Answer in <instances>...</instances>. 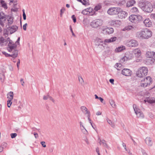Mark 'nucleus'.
<instances>
[{
    "label": "nucleus",
    "mask_w": 155,
    "mask_h": 155,
    "mask_svg": "<svg viewBox=\"0 0 155 155\" xmlns=\"http://www.w3.org/2000/svg\"><path fill=\"white\" fill-rule=\"evenodd\" d=\"M20 40V38L19 37L15 44H12L11 41H9L8 44L7 50L10 52H12V54H8L5 51L2 52V54L6 57L11 56L14 58L16 57L18 55V51L16 50V44L19 45V44Z\"/></svg>",
    "instance_id": "obj_1"
},
{
    "label": "nucleus",
    "mask_w": 155,
    "mask_h": 155,
    "mask_svg": "<svg viewBox=\"0 0 155 155\" xmlns=\"http://www.w3.org/2000/svg\"><path fill=\"white\" fill-rule=\"evenodd\" d=\"M152 35V31L147 29L137 32L136 36L140 40L147 39L150 38Z\"/></svg>",
    "instance_id": "obj_2"
},
{
    "label": "nucleus",
    "mask_w": 155,
    "mask_h": 155,
    "mask_svg": "<svg viewBox=\"0 0 155 155\" xmlns=\"http://www.w3.org/2000/svg\"><path fill=\"white\" fill-rule=\"evenodd\" d=\"M148 68L146 67H142L140 68L136 73L137 76L140 78L146 76L148 73Z\"/></svg>",
    "instance_id": "obj_3"
},
{
    "label": "nucleus",
    "mask_w": 155,
    "mask_h": 155,
    "mask_svg": "<svg viewBox=\"0 0 155 155\" xmlns=\"http://www.w3.org/2000/svg\"><path fill=\"white\" fill-rule=\"evenodd\" d=\"M104 23L103 21L101 19H97L93 20L90 23V25L93 28H98Z\"/></svg>",
    "instance_id": "obj_4"
},
{
    "label": "nucleus",
    "mask_w": 155,
    "mask_h": 155,
    "mask_svg": "<svg viewBox=\"0 0 155 155\" xmlns=\"http://www.w3.org/2000/svg\"><path fill=\"white\" fill-rule=\"evenodd\" d=\"M143 20V17L139 15H132L129 17V21L134 23H137Z\"/></svg>",
    "instance_id": "obj_5"
},
{
    "label": "nucleus",
    "mask_w": 155,
    "mask_h": 155,
    "mask_svg": "<svg viewBox=\"0 0 155 155\" xmlns=\"http://www.w3.org/2000/svg\"><path fill=\"white\" fill-rule=\"evenodd\" d=\"M152 79L150 76L144 78L141 81L140 86L141 87H146L150 85L152 82Z\"/></svg>",
    "instance_id": "obj_6"
},
{
    "label": "nucleus",
    "mask_w": 155,
    "mask_h": 155,
    "mask_svg": "<svg viewBox=\"0 0 155 155\" xmlns=\"http://www.w3.org/2000/svg\"><path fill=\"white\" fill-rule=\"evenodd\" d=\"M133 107L137 117L140 118H143L144 115L138 107L136 105L134 104Z\"/></svg>",
    "instance_id": "obj_7"
},
{
    "label": "nucleus",
    "mask_w": 155,
    "mask_h": 155,
    "mask_svg": "<svg viewBox=\"0 0 155 155\" xmlns=\"http://www.w3.org/2000/svg\"><path fill=\"white\" fill-rule=\"evenodd\" d=\"M121 11V9L120 8H110L107 11L108 14L113 15L118 14Z\"/></svg>",
    "instance_id": "obj_8"
},
{
    "label": "nucleus",
    "mask_w": 155,
    "mask_h": 155,
    "mask_svg": "<svg viewBox=\"0 0 155 155\" xmlns=\"http://www.w3.org/2000/svg\"><path fill=\"white\" fill-rule=\"evenodd\" d=\"M126 45L130 47H135L138 46V43L136 40H131L127 41L126 43Z\"/></svg>",
    "instance_id": "obj_9"
},
{
    "label": "nucleus",
    "mask_w": 155,
    "mask_h": 155,
    "mask_svg": "<svg viewBox=\"0 0 155 155\" xmlns=\"http://www.w3.org/2000/svg\"><path fill=\"white\" fill-rule=\"evenodd\" d=\"M143 10L147 12H150L153 10V7L150 3H147L143 8Z\"/></svg>",
    "instance_id": "obj_10"
},
{
    "label": "nucleus",
    "mask_w": 155,
    "mask_h": 155,
    "mask_svg": "<svg viewBox=\"0 0 155 155\" xmlns=\"http://www.w3.org/2000/svg\"><path fill=\"white\" fill-rule=\"evenodd\" d=\"M132 73L131 70L127 68H124L122 71V74L126 76H130Z\"/></svg>",
    "instance_id": "obj_11"
},
{
    "label": "nucleus",
    "mask_w": 155,
    "mask_h": 155,
    "mask_svg": "<svg viewBox=\"0 0 155 155\" xmlns=\"http://www.w3.org/2000/svg\"><path fill=\"white\" fill-rule=\"evenodd\" d=\"M110 23L111 25L116 27H119L121 23L120 21L116 20H111Z\"/></svg>",
    "instance_id": "obj_12"
},
{
    "label": "nucleus",
    "mask_w": 155,
    "mask_h": 155,
    "mask_svg": "<svg viewBox=\"0 0 155 155\" xmlns=\"http://www.w3.org/2000/svg\"><path fill=\"white\" fill-rule=\"evenodd\" d=\"M133 58V56L132 54H130L129 55H127L121 58L120 60V62L121 63H124L126 61L130 60Z\"/></svg>",
    "instance_id": "obj_13"
},
{
    "label": "nucleus",
    "mask_w": 155,
    "mask_h": 155,
    "mask_svg": "<svg viewBox=\"0 0 155 155\" xmlns=\"http://www.w3.org/2000/svg\"><path fill=\"white\" fill-rule=\"evenodd\" d=\"M0 24L2 26H4V24L3 22L6 20L5 15L3 12H1L0 13Z\"/></svg>",
    "instance_id": "obj_14"
},
{
    "label": "nucleus",
    "mask_w": 155,
    "mask_h": 155,
    "mask_svg": "<svg viewBox=\"0 0 155 155\" xmlns=\"http://www.w3.org/2000/svg\"><path fill=\"white\" fill-rule=\"evenodd\" d=\"M143 23L147 27H150L152 25V22L149 18L145 19L143 21Z\"/></svg>",
    "instance_id": "obj_15"
},
{
    "label": "nucleus",
    "mask_w": 155,
    "mask_h": 155,
    "mask_svg": "<svg viewBox=\"0 0 155 155\" xmlns=\"http://www.w3.org/2000/svg\"><path fill=\"white\" fill-rule=\"evenodd\" d=\"M98 143L100 145H102L104 147L108 148L109 147L106 142L104 140H101L100 138L98 139Z\"/></svg>",
    "instance_id": "obj_16"
},
{
    "label": "nucleus",
    "mask_w": 155,
    "mask_h": 155,
    "mask_svg": "<svg viewBox=\"0 0 155 155\" xmlns=\"http://www.w3.org/2000/svg\"><path fill=\"white\" fill-rule=\"evenodd\" d=\"M145 142L147 144L150 146H152L153 142L151 138L149 137H146L145 140Z\"/></svg>",
    "instance_id": "obj_17"
},
{
    "label": "nucleus",
    "mask_w": 155,
    "mask_h": 155,
    "mask_svg": "<svg viewBox=\"0 0 155 155\" xmlns=\"http://www.w3.org/2000/svg\"><path fill=\"white\" fill-rule=\"evenodd\" d=\"M132 52L137 57H139L141 55V51L139 49H135Z\"/></svg>",
    "instance_id": "obj_18"
},
{
    "label": "nucleus",
    "mask_w": 155,
    "mask_h": 155,
    "mask_svg": "<svg viewBox=\"0 0 155 155\" xmlns=\"http://www.w3.org/2000/svg\"><path fill=\"white\" fill-rule=\"evenodd\" d=\"M103 41L100 38H97L95 40V42L96 45L99 46H103L102 44L100 43H103Z\"/></svg>",
    "instance_id": "obj_19"
},
{
    "label": "nucleus",
    "mask_w": 155,
    "mask_h": 155,
    "mask_svg": "<svg viewBox=\"0 0 155 155\" xmlns=\"http://www.w3.org/2000/svg\"><path fill=\"white\" fill-rule=\"evenodd\" d=\"M119 16H120V17L121 18H125L127 16V12L124 11H122L121 9V11L119 12Z\"/></svg>",
    "instance_id": "obj_20"
},
{
    "label": "nucleus",
    "mask_w": 155,
    "mask_h": 155,
    "mask_svg": "<svg viewBox=\"0 0 155 155\" xmlns=\"http://www.w3.org/2000/svg\"><path fill=\"white\" fill-rule=\"evenodd\" d=\"M7 43V41L5 39L2 37H0V45L1 46H5Z\"/></svg>",
    "instance_id": "obj_21"
},
{
    "label": "nucleus",
    "mask_w": 155,
    "mask_h": 155,
    "mask_svg": "<svg viewBox=\"0 0 155 155\" xmlns=\"http://www.w3.org/2000/svg\"><path fill=\"white\" fill-rule=\"evenodd\" d=\"M117 38L116 37H112L109 39H106L104 41V42L106 43H111L115 41L117 39Z\"/></svg>",
    "instance_id": "obj_22"
},
{
    "label": "nucleus",
    "mask_w": 155,
    "mask_h": 155,
    "mask_svg": "<svg viewBox=\"0 0 155 155\" xmlns=\"http://www.w3.org/2000/svg\"><path fill=\"white\" fill-rule=\"evenodd\" d=\"M146 56L149 58H154L155 55V52L153 51H147L146 54Z\"/></svg>",
    "instance_id": "obj_23"
},
{
    "label": "nucleus",
    "mask_w": 155,
    "mask_h": 155,
    "mask_svg": "<svg viewBox=\"0 0 155 155\" xmlns=\"http://www.w3.org/2000/svg\"><path fill=\"white\" fill-rule=\"evenodd\" d=\"M18 29V27L16 25H13L10 28L9 31L10 33L12 34V33L15 32Z\"/></svg>",
    "instance_id": "obj_24"
},
{
    "label": "nucleus",
    "mask_w": 155,
    "mask_h": 155,
    "mask_svg": "<svg viewBox=\"0 0 155 155\" xmlns=\"http://www.w3.org/2000/svg\"><path fill=\"white\" fill-rule=\"evenodd\" d=\"M125 47L124 46H121L115 49V51L117 52H120L123 50H125Z\"/></svg>",
    "instance_id": "obj_25"
},
{
    "label": "nucleus",
    "mask_w": 155,
    "mask_h": 155,
    "mask_svg": "<svg viewBox=\"0 0 155 155\" xmlns=\"http://www.w3.org/2000/svg\"><path fill=\"white\" fill-rule=\"evenodd\" d=\"M103 31H105L108 34H110L113 33L114 29L111 28H107L105 29H103Z\"/></svg>",
    "instance_id": "obj_26"
},
{
    "label": "nucleus",
    "mask_w": 155,
    "mask_h": 155,
    "mask_svg": "<svg viewBox=\"0 0 155 155\" xmlns=\"http://www.w3.org/2000/svg\"><path fill=\"white\" fill-rule=\"evenodd\" d=\"M13 92L10 91L7 94L8 98L10 100H12L13 98Z\"/></svg>",
    "instance_id": "obj_27"
},
{
    "label": "nucleus",
    "mask_w": 155,
    "mask_h": 155,
    "mask_svg": "<svg viewBox=\"0 0 155 155\" xmlns=\"http://www.w3.org/2000/svg\"><path fill=\"white\" fill-rule=\"evenodd\" d=\"M135 3L134 0H131L128 1L127 3V7H130L133 6Z\"/></svg>",
    "instance_id": "obj_28"
},
{
    "label": "nucleus",
    "mask_w": 155,
    "mask_h": 155,
    "mask_svg": "<svg viewBox=\"0 0 155 155\" xmlns=\"http://www.w3.org/2000/svg\"><path fill=\"white\" fill-rule=\"evenodd\" d=\"M134 29V27L132 26H126L123 29L124 31L127 30L129 31L130 30H133Z\"/></svg>",
    "instance_id": "obj_29"
},
{
    "label": "nucleus",
    "mask_w": 155,
    "mask_h": 155,
    "mask_svg": "<svg viewBox=\"0 0 155 155\" xmlns=\"http://www.w3.org/2000/svg\"><path fill=\"white\" fill-rule=\"evenodd\" d=\"M7 18H8V25H10L12 24L13 22V19L12 17L10 16L9 15H7L6 16Z\"/></svg>",
    "instance_id": "obj_30"
},
{
    "label": "nucleus",
    "mask_w": 155,
    "mask_h": 155,
    "mask_svg": "<svg viewBox=\"0 0 155 155\" xmlns=\"http://www.w3.org/2000/svg\"><path fill=\"white\" fill-rule=\"evenodd\" d=\"M86 10H87V11L88 13H90L91 15H93L94 14V10H93V8H89L86 9Z\"/></svg>",
    "instance_id": "obj_31"
},
{
    "label": "nucleus",
    "mask_w": 155,
    "mask_h": 155,
    "mask_svg": "<svg viewBox=\"0 0 155 155\" xmlns=\"http://www.w3.org/2000/svg\"><path fill=\"white\" fill-rule=\"evenodd\" d=\"M122 64H121L117 63L115 65V68H116L117 70H120L122 69Z\"/></svg>",
    "instance_id": "obj_32"
},
{
    "label": "nucleus",
    "mask_w": 155,
    "mask_h": 155,
    "mask_svg": "<svg viewBox=\"0 0 155 155\" xmlns=\"http://www.w3.org/2000/svg\"><path fill=\"white\" fill-rule=\"evenodd\" d=\"M79 2H81L83 5H85L89 4L88 0H80Z\"/></svg>",
    "instance_id": "obj_33"
},
{
    "label": "nucleus",
    "mask_w": 155,
    "mask_h": 155,
    "mask_svg": "<svg viewBox=\"0 0 155 155\" xmlns=\"http://www.w3.org/2000/svg\"><path fill=\"white\" fill-rule=\"evenodd\" d=\"M101 4H99L95 6L94 10L96 11H98L101 9Z\"/></svg>",
    "instance_id": "obj_34"
},
{
    "label": "nucleus",
    "mask_w": 155,
    "mask_h": 155,
    "mask_svg": "<svg viewBox=\"0 0 155 155\" xmlns=\"http://www.w3.org/2000/svg\"><path fill=\"white\" fill-rule=\"evenodd\" d=\"M107 122L113 128L115 127V126L114 123L112 122L110 120L107 119Z\"/></svg>",
    "instance_id": "obj_35"
},
{
    "label": "nucleus",
    "mask_w": 155,
    "mask_h": 155,
    "mask_svg": "<svg viewBox=\"0 0 155 155\" xmlns=\"http://www.w3.org/2000/svg\"><path fill=\"white\" fill-rule=\"evenodd\" d=\"M1 4L2 6L5 9L7 8V6L5 2L4 1L2 0H1Z\"/></svg>",
    "instance_id": "obj_36"
},
{
    "label": "nucleus",
    "mask_w": 155,
    "mask_h": 155,
    "mask_svg": "<svg viewBox=\"0 0 155 155\" xmlns=\"http://www.w3.org/2000/svg\"><path fill=\"white\" fill-rule=\"evenodd\" d=\"M111 105V106L113 108H115L116 107V105L115 103V102L114 101L112 100H111L109 101Z\"/></svg>",
    "instance_id": "obj_37"
},
{
    "label": "nucleus",
    "mask_w": 155,
    "mask_h": 155,
    "mask_svg": "<svg viewBox=\"0 0 155 155\" xmlns=\"http://www.w3.org/2000/svg\"><path fill=\"white\" fill-rule=\"evenodd\" d=\"M144 101L145 103L147 101L148 103L151 104L154 103H155V99H147V100H145Z\"/></svg>",
    "instance_id": "obj_38"
},
{
    "label": "nucleus",
    "mask_w": 155,
    "mask_h": 155,
    "mask_svg": "<svg viewBox=\"0 0 155 155\" xmlns=\"http://www.w3.org/2000/svg\"><path fill=\"white\" fill-rule=\"evenodd\" d=\"M79 81L82 85L84 84V81L83 79L81 77L79 76L78 78Z\"/></svg>",
    "instance_id": "obj_39"
},
{
    "label": "nucleus",
    "mask_w": 155,
    "mask_h": 155,
    "mask_svg": "<svg viewBox=\"0 0 155 155\" xmlns=\"http://www.w3.org/2000/svg\"><path fill=\"white\" fill-rule=\"evenodd\" d=\"M131 11L135 13H137L138 12V10L136 7H133L131 9Z\"/></svg>",
    "instance_id": "obj_40"
},
{
    "label": "nucleus",
    "mask_w": 155,
    "mask_h": 155,
    "mask_svg": "<svg viewBox=\"0 0 155 155\" xmlns=\"http://www.w3.org/2000/svg\"><path fill=\"white\" fill-rule=\"evenodd\" d=\"M146 3H147L143 2H140L139 3V6L143 10V8L144 7V5L145 4H146Z\"/></svg>",
    "instance_id": "obj_41"
},
{
    "label": "nucleus",
    "mask_w": 155,
    "mask_h": 155,
    "mask_svg": "<svg viewBox=\"0 0 155 155\" xmlns=\"http://www.w3.org/2000/svg\"><path fill=\"white\" fill-rule=\"evenodd\" d=\"M81 130L82 132L84 134H86L87 133V131L86 129L84 127L83 128H81Z\"/></svg>",
    "instance_id": "obj_42"
},
{
    "label": "nucleus",
    "mask_w": 155,
    "mask_h": 155,
    "mask_svg": "<svg viewBox=\"0 0 155 155\" xmlns=\"http://www.w3.org/2000/svg\"><path fill=\"white\" fill-rule=\"evenodd\" d=\"M154 61H155V55L154 58H152L148 60L149 62L151 64L153 63Z\"/></svg>",
    "instance_id": "obj_43"
},
{
    "label": "nucleus",
    "mask_w": 155,
    "mask_h": 155,
    "mask_svg": "<svg viewBox=\"0 0 155 155\" xmlns=\"http://www.w3.org/2000/svg\"><path fill=\"white\" fill-rule=\"evenodd\" d=\"M81 109L82 111L84 112L85 113L86 110H87V109L85 106H82L81 107Z\"/></svg>",
    "instance_id": "obj_44"
},
{
    "label": "nucleus",
    "mask_w": 155,
    "mask_h": 155,
    "mask_svg": "<svg viewBox=\"0 0 155 155\" xmlns=\"http://www.w3.org/2000/svg\"><path fill=\"white\" fill-rule=\"evenodd\" d=\"M65 11V9L64 8H62L61 9V13H60V16L61 17H62V14L64 12V11Z\"/></svg>",
    "instance_id": "obj_45"
},
{
    "label": "nucleus",
    "mask_w": 155,
    "mask_h": 155,
    "mask_svg": "<svg viewBox=\"0 0 155 155\" xmlns=\"http://www.w3.org/2000/svg\"><path fill=\"white\" fill-rule=\"evenodd\" d=\"M12 100H8L7 101V106L8 107H10L11 105V104H12V102L11 101Z\"/></svg>",
    "instance_id": "obj_46"
},
{
    "label": "nucleus",
    "mask_w": 155,
    "mask_h": 155,
    "mask_svg": "<svg viewBox=\"0 0 155 155\" xmlns=\"http://www.w3.org/2000/svg\"><path fill=\"white\" fill-rule=\"evenodd\" d=\"M12 138H14L16 137L17 136V134L16 133H12L10 134Z\"/></svg>",
    "instance_id": "obj_47"
},
{
    "label": "nucleus",
    "mask_w": 155,
    "mask_h": 155,
    "mask_svg": "<svg viewBox=\"0 0 155 155\" xmlns=\"http://www.w3.org/2000/svg\"><path fill=\"white\" fill-rule=\"evenodd\" d=\"M81 13L82 14L84 15H86L88 14L87 11V10H86V9L83 10Z\"/></svg>",
    "instance_id": "obj_48"
},
{
    "label": "nucleus",
    "mask_w": 155,
    "mask_h": 155,
    "mask_svg": "<svg viewBox=\"0 0 155 155\" xmlns=\"http://www.w3.org/2000/svg\"><path fill=\"white\" fill-rule=\"evenodd\" d=\"M85 112V114L87 115V116H88V117H90V112L88 111V109H87V110H86Z\"/></svg>",
    "instance_id": "obj_49"
},
{
    "label": "nucleus",
    "mask_w": 155,
    "mask_h": 155,
    "mask_svg": "<svg viewBox=\"0 0 155 155\" xmlns=\"http://www.w3.org/2000/svg\"><path fill=\"white\" fill-rule=\"evenodd\" d=\"M122 146H123V147H124V148L125 150L128 152V151L127 150V149L126 148V144L124 143L123 142L122 143Z\"/></svg>",
    "instance_id": "obj_50"
},
{
    "label": "nucleus",
    "mask_w": 155,
    "mask_h": 155,
    "mask_svg": "<svg viewBox=\"0 0 155 155\" xmlns=\"http://www.w3.org/2000/svg\"><path fill=\"white\" fill-rule=\"evenodd\" d=\"M41 145L44 147H46V145L45 144V142L44 141H41Z\"/></svg>",
    "instance_id": "obj_51"
},
{
    "label": "nucleus",
    "mask_w": 155,
    "mask_h": 155,
    "mask_svg": "<svg viewBox=\"0 0 155 155\" xmlns=\"http://www.w3.org/2000/svg\"><path fill=\"white\" fill-rule=\"evenodd\" d=\"M27 26V24L25 23L23 26V28L24 30L26 31V27Z\"/></svg>",
    "instance_id": "obj_52"
},
{
    "label": "nucleus",
    "mask_w": 155,
    "mask_h": 155,
    "mask_svg": "<svg viewBox=\"0 0 155 155\" xmlns=\"http://www.w3.org/2000/svg\"><path fill=\"white\" fill-rule=\"evenodd\" d=\"M72 18L74 22L75 23L76 21V18L74 16V15H73L72 16Z\"/></svg>",
    "instance_id": "obj_53"
},
{
    "label": "nucleus",
    "mask_w": 155,
    "mask_h": 155,
    "mask_svg": "<svg viewBox=\"0 0 155 155\" xmlns=\"http://www.w3.org/2000/svg\"><path fill=\"white\" fill-rule=\"evenodd\" d=\"M48 97H49L48 99L51 100L53 102H54L55 101L52 97L50 96L49 95H48Z\"/></svg>",
    "instance_id": "obj_54"
},
{
    "label": "nucleus",
    "mask_w": 155,
    "mask_h": 155,
    "mask_svg": "<svg viewBox=\"0 0 155 155\" xmlns=\"http://www.w3.org/2000/svg\"><path fill=\"white\" fill-rule=\"evenodd\" d=\"M48 95L47 96H44L43 97V99L44 100H46L48 99L49 97H48Z\"/></svg>",
    "instance_id": "obj_55"
},
{
    "label": "nucleus",
    "mask_w": 155,
    "mask_h": 155,
    "mask_svg": "<svg viewBox=\"0 0 155 155\" xmlns=\"http://www.w3.org/2000/svg\"><path fill=\"white\" fill-rule=\"evenodd\" d=\"M70 30L72 33V35L74 36V37H75V35L73 31V30H72L71 26H70Z\"/></svg>",
    "instance_id": "obj_56"
},
{
    "label": "nucleus",
    "mask_w": 155,
    "mask_h": 155,
    "mask_svg": "<svg viewBox=\"0 0 155 155\" xmlns=\"http://www.w3.org/2000/svg\"><path fill=\"white\" fill-rule=\"evenodd\" d=\"M34 135L35 136V137L36 138H38V134L37 133H34Z\"/></svg>",
    "instance_id": "obj_57"
},
{
    "label": "nucleus",
    "mask_w": 155,
    "mask_h": 155,
    "mask_svg": "<svg viewBox=\"0 0 155 155\" xmlns=\"http://www.w3.org/2000/svg\"><path fill=\"white\" fill-rule=\"evenodd\" d=\"M109 81L110 82L111 84H114V79H110V80H109Z\"/></svg>",
    "instance_id": "obj_58"
},
{
    "label": "nucleus",
    "mask_w": 155,
    "mask_h": 155,
    "mask_svg": "<svg viewBox=\"0 0 155 155\" xmlns=\"http://www.w3.org/2000/svg\"><path fill=\"white\" fill-rule=\"evenodd\" d=\"M20 81L21 82V84L22 86H24V82L23 81V79L22 78H21L20 80Z\"/></svg>",
    "instance_id": "obj_59"
},
{
    "label": "nucleus",
    "mask_w": 155,
    "mask_h": 155,
    "mask_svg": "<svg viewBox=\"0 0 155 155\" xmlns=\"http://www.w3.org/2000/svg\"><path fill=\"white\" fill-rule=\"evenodd\" d=\"M101 112L100 111H98L96 112V114L97 115H101Z\"/></svg>",
    "instance_id": "obj_60"
},
{
    "label": "nucleus",
    "mask_w": 155,
    "mask_h": 155,
    "mask_svg": "<svg viewBox=\"0 0 155 155\" xmlns=\"http://www.w3.org/2000/svg\"><path fill=\"white\" fill-rule=\"evenodd\" d=\"M20 60L18 59V61L17 62V66L18 68H19V65L20 64Z\"/></svg>",
    "instance_id": "obj_61"
},
{
    "label": "nucleus",
    "mask_w": 155,
    "mask_h": 155,
    "mask_svg": "<svg viewBox=\"0 0 155 155\" xmlns=\"http://www.w3.org/2000/svg\"><path fill=\"white\" fill-rule=\"evenodd\" d=\"M99 99L101 103H103L104 99L101 97H99Z\"/></svg>",
    "instance_id": "obj_62"
},
{
    "label": "nucleus",
    "mask_w": 155,
    "mask_h": 155,
    "mask_svg": "<svg viewBox=\"0 0 155 155\" xmlns=\"http://www.w3.org/2000/svg\"><path fill=\"white\" fill-rule=\"evenodd\" d=\"M96 151L97 153H98L99 152V149L98 147H97L96 148Z\"/></svg>",
    "instance_id": "obj_63"
},
{
    "label": "nucleus",
    "mask_w": 155,
    "mask_h": 155,
    "mask_svg": "<svg viewBox=\"0 0 155 155\" xmlns=\"http://www.w3.org/2000/svg\"><path fill=\"white\" fill-rule=\"evenodd\" d=\"M80 126L81 127V128L82 127H84L83 126V125L82 124V122H80Z\"/></svg>",
    "instance_id": "obj_64"
}]
</instances>
